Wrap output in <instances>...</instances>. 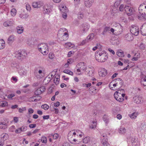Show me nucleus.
Returning a JSON list of instances; mask_svg holds the SVG:
<instances>
[{
  "mask_svg": "<svg viewBox=\"0 0 146 146\" xmlns=\"http://www.w3.org/2000/svg\"><path fill=\"white\" fill-rule=\"evenodd\" d=\"M95 57L98 61L103 62L106 61L108 59V55L104 50H99L96 54Z\"/></svg>",
  "mask_w": 146,
  "mask_h": 146,
  "instance_id": "obj_1",
  "label": "nucleus"
},
{
  "mask_svg": "<svg viewBox=\"0 0 146 146\" xmlns=\"http://www.w3.org/2000/svg\"><path fill=\"white\" fill-rule=\"evenodd\" d=\"M86 68V64L84 62H80L77 64L76 67L77 71L79 72V75L82 74Z\"/></svg>",
  "mask_w": 146,
  "mask_h": 146,
  "instance_id": "obj_2",
  "label": "nucleus"
},
{
  "mask_svg": "<svg viewBox=\"0 0 146 146\" xmlns=\"http://www.w3.org/2000/svg\"><path fill=\"white\" fill-rule=\"evenodd\" d=\"M38 50L44 55L48 52V48L47 44L45 43L39 44L38 46Z\"/></svg>",
  "mask_w": 146,
  "mask_h": 146,
  "instance_id": "obj_3",
  "label": "nucleus"
},
{
  "mask_svg": "<svg viewBox=\"0 0 146 146\" xmlns=\"http://www.w3.org/2000/svg\"><path fill=\"white\" fill-rule=\"evenodd\" d=\"M143 5H141L139 8V11L141 16H138V19L139 20L144 19L146 20V14L145 12L146 10L144 7H143Z\"/></svg>",
  "mask_w": 146,
  "mask_h": 146,
  "instance_id": "obj_4",
  "label": "nucleus"
},
{
  "mask_svg": "<svg viewBox=\"0 0 146 146\" xmlns=\"http://www.w3.org/2000/svg\"><path fill=\"white\" fill-rule=\"evenodd\" d=\"M123 92L124 90L123 89H120L116 91L114 94V96L115 99L119 102H122L124 100L122 97H121V92Z\"/></svg>",
  "mask_w": 146,
  "mask_h": 146,
  "instance_id": "obj_5",
  "label": "nucleus"
},
{
  "mask_svg": "<svg viewBox=\"0 0 146 146\" xmlns=\"http://www.w3.org/2000/svg\"><path fill=\"white\" fill-rule=\"evenodd\" d=\"M26 53L23 51H18L15 52V57L19 60H22L25 58Z\"/></svg>",
  "mask_w": 146,
  "mask_h": 146,
  "instance_id": "obj_6",
  "label": "nucleus"
},
{
  "mask_svg": "<svg viewBox=\"0 0 146 146\" xmlns=\"http://www.w3.org/2000/svg\"><path fill=\"white\" fill-rule=\"evenodd\" d=\"M130 32L133 35L137 36L139 33V30L138 27L134 25H132L131 27Z\"/></svg>",
  "mask_w": 146,
  "mask_h": 146,
  "instance_id": "obj_7",
  "label": "nucleus"
},
{
  "mask_svg": "<svg viewBox=\"0 0 146 146\" xmlns=\"http://www.w3.org/2000/svg\"><path fill=\"white\" fill-rule=\"evenodd\" d=\"M114 81L115 83L113 84V86L114 87L117 86L119 88H120L123 85V80L120 78L115 79L114 80Z\"/></svg>",
  "mask_w": 146,
  "mask_h": 146,
  "instance_id": "obj_8",
  "label": "nucleus"
},
{
  "mask_svg": "<svg viewBox=\"0 0 146 146\" xmlns=\"http://www.w3.org/2000/svg\"><path fill=\"white\" fill-rule=\"evenodd\" d=\"M125 10L127 14L129 16L132 15L134 11L133 8L129 6H126L125 7Z\"/></svg>",
  "mask_w": 146,
  "mask_h": 146,
  "instance_id": "obj_9",
  "label": "nucleus"
},
{
  "mask_svg": "<svg viewBox=\"0 0 146 146\" xmlns=\"http://www.w3.org/2000/svg\"><path fill=\"white\" fill-rule=\"evenodd\" d=\"M46 90L45 86H42L38 88L35 92V94L36 95H39L44 92Z\"/></svg>",
  "mask_w": 146,
  "mask_h": 146,
  "instance_id": "obj_10",
  "label": "nucleus"
},
{
  "mask_svg": "<svg viewBox=\"0 0 146 146\" xmlns=\"http://www.w3.org/2000/svg\"><path fill=\"white\" fill-rule=\"evenodd\" d=\"M60 36H58L59 39L61 41H64L67 40L68 37V35L66 32L63 33Z\"/></svg>",
  "mask_w": 146,
  "mask_h": 146,
  "instance_id": "obj_11",
  "label": "nucleus"
},
{
  "mask_svg": "<svg viewBox=\"0 0 146 146\" xmlns=\"http://www.w3.org/2000/svg\"><path fill=\"white\" fill-rule=\"evenodd\" d=\"M50 6L48 4L45 5L43 7V12L44 14H49L51 10Z\"/></svg>",
  "mask_w": 146,
  "mask_h": 146,
  "instance_id": "obj_12",
  "label": "nucleus"
},
{
  "mask_svg": "<svg viewBox=\"0 0 146 146\" xmlns=\"http://www.w3.org/2000/svg\"><path fill=\"white\" fill-rule=\"evenodd\" d=\"M70 134V133H69L68 136V139L70 142L71 143L74 144L78 143L79 142H76V141H77V140L72 138L73 135Z\"/></svg>",
  "mask_w": 146,
  "mask_h": 146,
  "instance_id": "obj_13",
  "label": "nucleus"
},
{
  "mask_svg": "<svg viewBox=\"0 0 146 146\" xmlns=\"http://www.w3.org/2000/svg\"><path fill=\"white\" fill-rule=\"evenodd\" d=\"M43 3L41 1L35 2L32 3V6L34 8H38L43 5Z\"/></svg>",
  "mask_w": 146,
  "mask_h": 146,
  "instance_id": "obj_14",
  "label": "nucleus"
},
{
  "mask_svg": "<svg viewBox=\"0 0 146 146\" xmlns=\"http://www.w3.org/2000/svg\"><path fill=\"white\" fill-rule=\"evenodd\" d=\"M60 11L63 13L62 14L63 17L65 19L66 18L67 15V13H65V12H67L68 11V10L67 9L66 7H64V6H63L60 9Z\"/></svg>",
  "mask_w": 146,
  "mask_h": 146,
  "instance_id": "obj_15",
  "label": "nucleus"
},
{
  "mask_svg": "<svg viewBox=\"0 0 146 146\" xmlns=\"http://www.w3.org/2000/svg\"><path fill=\"white\" fill-rule=\"evenodd\" d=\"M94 0H85L84 2V5L87 7L90 8L92 5Z\"/></svg>",
  "mask_w": 146,
  "mask_h": 146,
  "instance_id": "obj_16",
  "label": "nucleus"
},
{
  "mask_svg": "<svg viewBox=\"0 0 146 146\" xmlns=\"http://www.w3.org/2000/svg\"><path fill=\"white\" fill-rule=\"evenodd\" d=\"M115 31H117V32L119 33H120V32H121L122 31V27L119 23L115 24ZM118 34H119V33H118Z\"/></svg>",
  "mask_w": 146,
  "mask_h": 146,
  "instance_id": "obj_17",
  "label": "nucleus"
},
{
  "mask_svg": "<svg viewBox=\"0 0 146 146\" xmlns=\"http://www.w3.org/2000/svg\"><path fill=\"white\" fill-rule=\"evenodd\" d=\"M107 74V70L104 68L101 69V70L99 72V76L102 77H104Z\"/></svg>",
  "mask_w": 146,
  "mask_h": 146,
  "instance_id": "obj_18",
  "label": "nucleus"
},
{
  "mask_svg": "<svg viewBox=\"0 0 146 146\" xmlns=\"http://www.w3.org/2000/svg\"><path fill=\"white\" fill-rule=\"evenodd\" d=\"M133 100L135 103L139 104L141 102L142 98L139 96H136L133 97Z\"/></svg>",
  "mask_w": 146,
  "mask_h": 146,
  "instance_id": "obj_19",
  "label": "nucleus"
},
{
  "mask_svg": "<svg viewBox=\"0 0 146 146\" xmlns=\"http://www.w3.org/2000/svg\"><path fill=\"white\" fill-rule=\"evenodd\" d=\"M82 27L83 28L82 31L84 32H86L88 30L89 27L87 23H84L82 25Z\"/></svg>",
  "mask_w": 146,
  "mask_h": 146,
  "instance_id": "obj_20",
  "label": "nucleus"
},
{
  "mask_svg": "<svg viewBox=\"0 0 146 146\" xmlns=\"http://www.w3.org/2000/svg\"><path fill=\"white\" fill-rule=\"evenodd\" d=\"M13 21H7L4 23L3 25L5 27L11 26L13 25Z\"/></svg>",
  "mask_w": 146,
  "mask_h": 146,
  "instance_id": "obj_21",
  "label": "nucleus"
},
{
  "mask_svg": "<svg viewBox=\"0 0 146 146\" xmlns=\"http://www.w3.org/2000/svg\"><path fill=\"white\" fill-rule=\"evenodd\" d=\"M126 40L128 41H132L133 39V37L131 33H128L125 36Z\"/></svg>",
  "mask_w": 146,
  "mask_h": 146,
  "instance_id": "obj_22",
  "label": "nucleus"
},
{
  "mask_svg": "<svg viewBox=\"0 0 146 146\" xmlns=\"http://www.w3.org/2000/svg\"><path fill=\"white\" fill-rule=\"evenodd\" d=\"M29 15L27 13H25L23 11L20 13L19 15V17L23 19H26L28 17Z\"/></svg>",
  "mask_w": 146,
  "mask_h": 146,
  "instance_id": "obj_23",
  "label": "nucleus"
},
{
  "mask_svg": "<svg viewBox=\"0 0 146 146\" xmlns=\"http://www.w3.org/2000/svg\"><path fill=\"white\" fill-rule=\"evenodd\" d=\"M15 40V36L13 35L10 36L8 38L7 41L8 44L12 43Z\"/></svg>",
  "mask_w": 146,
  "mask_h": 146,
  "instance_id": "obj_24",
  "label": "nucleus"
},
{
  "mask_svg": "<svg viewBox=\"0 0 146 146\" xmlns=\"http://www.w3.org/2000/svg\"><path fill=\"white\" fill-rule=\"evenodd\" d=\"M126 130L125 128L123 127H121L119 129L118 132L121 134H124L126 132Z\"/></svg>",
  "mask_w": 146,
  "mask_h": 146,
  "instance_id": "obj_25",
  "label": "nucleus"
},
{
  "mask_svg": "<svg viewBox=\"0 0 146 146\" xmlns=\"http://www.w3.org/2000/svg\"><path fill=\"white\" fill-rule=\"evenodd\" d=\"M17 32L19 34H21L23 31V27L21 25L17 27Z\"/></svg>",
  "mask_w": 146,
  "mask_h": 146,
  "instance_id": "obj_26",
  "label": "nucleus"
},
{
  "mask_svg": "<svg viewBox=\"0 0 146 146\" xmlns=\"http://www.w3.org/2000/svg\"><path fill=\"white\" fill-rule=\"evenodd\" d=\"M65 31H67V30L65 28H60L58 31V36H60L61 35H60L62 34Z\"/></svg>",
  "mask_w": 146,
  "mask_h": 146,
  "instance_id": "obj_27",
  "label": "nucleus"
},
{
  "mask_svg": "<svg viewBox=\"0 0 146 146\" xmlns=\"http://www.w3.org/2000/svg\"><path fill=\"white\" fill-rule=\"evenodd\" d=\"M19 73L21 75H25L27 74L26 70L25 69L20 68L18 70Z\"/></svg>",
  "mask_w": 146,
  "mask_h": 146,
  "instance_id": "obj_28",
  "label": "nucleus"
},
{
  "mask_svg": "<svg viewBox=\"0 0 146 146\" xmlns=\"http://www.w3.org/2000/svg\"><path fill=\"white\" fill-rule=\"evenodd\" d=\"M5 47V44L3 40H0V50L3 49Z\"/></svg>",
  "mask_w": 146,
  "mask_h": 146,
  "instance_id": "obj_29",
  "label": "nucleus"
},
{
  "mask_svg": "<svg viewBox=\"0 0 146 146\" xmlns=\"http://www.w3.org/2000/svg\"><path fill=\"white\" fill-rule=\"evenodd\" d=\"M96 121L95 120L92 121V123L90 125V127L91 129H94L96 127Z\"/></svg>",
  "mask_w": 146,
  "mask_h": 146,
  "instance_id": "obj_30",
  "label": "nucleus"
},
{
  "mask_svg": "<svg viewBox=\"0 0 146 146\" xmlns=\"http://www.w3.org/2000/svg\"><path fill=\"white\" fill-rule=\"evenodd\" d=\"M117 55L118 56L121 57H123L124 56V52L121 50H119L117 52Z\"/></svg>",
  "mask_w": 146,
  "mask_h": 146,
  "instance_id": "obj_31",
  "label": "nucleus"
},
{
  "mask_svg": "<svg viewBox=\"0 0 146 146\" xmlns=\"http://www.w3.org/2000/svg\"><path fill=\"white\" fill-rule=\"evenodd\" d=\"M7 127V125L6 123L4 122H0V128L5 129Z\"/></svg>",
  "mask_w": 146,
  "mask_h": 146,
  "instance_id": "obj_32",
  "label": "nucleus"
},
{
  "mask_svg": "<svg viewBox=\"0 0 146 146\" xmlns=\"http://www.w3.org/2000/svg\"><path fill=\"white\" fill-rule=\"evenodd\" d=\"M8 135L6 133H3L0 136V138L1 139H3L4 141L5 140H6L8 137Z\"/></svg>",
  "mask_w": 146,
  "mask_h": 146,
  "instance_id": "obj_33",
  "label": "nucleus"
},
{
  "mask_svg": "<svg viewBox=\"0 0 146 146\" xmlns=\"http://www.w3.org/2000/svg\"><path fill=\"white\" fill-rule=\"evenodd\" d=\"M110 27H106L104 28V29L102 33V34L103 35H105L106 33L109 31L110 30Z\"/></svg>",
  "mask_w": 146,
  "mask_h": 146,
  "instance_id": "obj_34",
  "label": "nucleus"
},
{
  "mask_svg": "<svg viewBox=\"0 0 146 146\" xmlns=\"http://www.w3.org/2000/svg\"><path fill=\"white\" fill-rule=\"evenodd\" d=\"M89 91H91L92 93L95 94L97 93L96 89L94 87H91L89 88Z\"/></svg>",
  "mask_w": 146,
  "mask_h": 146,
  "instance_id": "obj_35",
  "label": "nucleus"
},
{
  "mask_svg": "<svg viewBox=\"0 0 146 146\" xmlns=\"http://www.w3.org/2000/svg\"><path fill=\"white\" fill-rule=\"evenodd\" d=\"M140 32L142 35L146 36V29L141 28Z\"/></svg>",
  "mask_w": 146,
  "mask_h": 146,
  "instance_id": "obj_36",
  "label": "nucleus"
},
{
  "mask_svg": "<svg viewBox=\"0 0 146 146\" xmlns=\"http://www.w3.org/2000/svg\"><path fill=\"white\" fill-rule=\"evenodd\" d=\"M78 18L79 19H82L84 17V15L82 12H79L78 14Z\"/></svg>",
  "mask_w": 146,
  "mask_h": 146,
  "instance_id": "obj_37",
  "label": "nucleus"
},
{
  "mask_svg": "<svg viewBox=\"0 0 146 146\" xmlns=\"http://www.w3.org/2000/svg\"><path fill=\"white\" fill-rule=\"evenodd\" d=\"M137 115V114L135 112L130 115L129 116L131 119H135L136 118Z\"/></svg>",
  "mask_w": 146,
  "mask_h": 146,
  "instance_id": "obj_38",
  "label": "nucleus"
},
{
  "mask_svg": "<svg viewBox=\"0 0 146 146\" xmlns=\"http://www.w3.org/2000/svg\"><path fill=\"white\" fill-rule=\"evenodd\" d=\"M90 141V138L89 137H85L83 140V142L85 143H88Z\"/></svg>",
  "mask_w": 146,
  "mask_h": 146,
  "instance_id": "obj_39",
  "label": "nucleus"
},
{
  "mask_svg": "<svg viewBox=\"0 0 146 146\" xmlns=\"http://www.w3.org/2000/svg\"><path fill=\"white\" fill-rule=\"evenodd\" d=\"M94 37V34L93 33H91L87 37V39L91 40H92Z\"/></svg>",
  "mask_w": 146,
  "mask_h": 146,
  "instance_id": "obj_40",
  "label": "nucleus"
},
{
  "mask_svg": "<svg viewBox=\"0 0 146 146\" xmlns=\"http://www.w3.org/2000/svg\"><path fill=\"white\" fill-rule=\"evenodd\" d=\"M63 72L64 73L68 74L71 75H73V73L71 71L68 70H65L63 71Z\"/></svg>",
  "mask_w": 146,
  "mask_h": 146,
  "instance_id": "obj_41",
  "label": "nucleus"
},
{
  "mask_svg": "<svg viewBox=\"0 0 146 146\" xmlns=\"http://www.w3.org/2000/svg\"><path fill=\"white\" fill-rule=\"evenodd\" d=\"M41 108L45 110H46L49 109V106L46 104H44L41 106Z\"/></svg>",
  "mask_w": 146,
  "mask_h": 146,
  "instance_id": "obj_42",
  "label": "nucleus"
},
{
  "mask_svg": "<svg viewBox=\"0 0 146 146\" xmlns=\"http://www.w3.org/2000/svg\"><path fill=\"white\" fill-rule=\"evenodd\" d=\"M0 106L2 107H4L6 106H7L8 104L7 102L6 101H3L2 102H1L0 103Z\"/></svg>",
  "mask_w": 146,
  "mask_h": 146,
  "instance_id": "obj_43",
  "label": "nucleus"
},
{
  "mask_svg": "<svg viewBox=\"0 0 146 146\" xmlns=\"http://www.w3.org/2000/svg\"><path fill=\"white\" fill-rule=\"evenodd\" d=\"M17 11L15 9H13L11 11V15L12 16H15L16 13Z\"/></svg>",
  "mask_w": 146,
  "mask_h": 146,
  "instance_id": "obj_44",
  "label": "nucleus"
},
{
  "mask_svg": "<svg viewBox=\"0 0 146 146\" xmlns=\"http://www.w3.org/2000/svg\"><path fill=\"white\" fill-rule=\"evenodd\" d=\"M59 78H56V76H55V77L54 78V83L56 85H57L59 83Z\"/></svg>",
  "mask_w": 146,
  "mask_h": 146,
  "instance_id": "obj_45",
  "label": "nucleus"
},
{
  "mask_svg": "<svg viewBox=\"0 0 146 146\" xmlns=\"http://www.w3.org/2000/svg\"><path fill=\"white\" fill-rule=\"evenodd\" d=\"M41 141L42 143H46L47 142V139L45 137H42L41 139Z\"/></svg>",
  "mask_w": 146,
  "mask_h": 146,
  "instance_id": "obj_46",
  "label": "nucleus"
},
{
  "mask_svg": "<svg viewBox=\"0 0 146 146\" xmlns=\"http://www.w3.org/2000/svg\"><path fill=\"white\" fill-rule=\"evenodd\" d=\"M103 119L104 121L106 123L108 122V117L106 115H104V116H103Z\"/></svg>",
  "mask_w": 146,
  "mask_h": 146,
  "instance_id": "obj_47",
  "label": "nucleus"
},
{
  "mask_svg": "<svg viewBox=\"0 0 146 146\" xmlns=\"http://www.w3.org/2000/svg\"><path fill=\"white\" fill-rule=\"evenodd\" d=\"M119 42L117 39H115L112 42V44L114 45H116L119 44Z\"/></svg>",
  "mask_w": 146,
  "mask_h": 146,
  "instance_id": "obj_48",
  "label": "nucleus"
},
{
  "mask_svg": "<svg viewBox=\"0 0 146 146\" xmlns=\"http://www.w3.org/2000/svg\"><path fill=\"white\" fill-rule=\"evenodd\" d=\"M51 135L53 136V139H57L58 137V134L57 133H54L53 135L52 134Z\"/></svg>",
  "mask_w": 146,
  "mask_h": 146,
  "instance_id": "obj_49",
  "label": "nucleus"
},
{
  "mask_svg": "<svg viewBox=\"0 0 146 146\" xmlns=\"http://www.w3.org/2000/svg\"><path fill=\"white\" fill-rule=\"evenodd\" d=\"M26 9L27 11H30L31 9V8L30 5L28 4H27L26 5Z\"/></svg>",
  "mask_w": 146,
  "mask_h": 146,
  "instance_id": "obj_50",
  "label": "nucleus"
},
{
  "mask_svg": "<svg viewBox=\"0 0 146 146\" xmlns=\"http://www.w3.org/2000/svg\"><path fill=\"white\" fill-rule=\"evenodd\" d=\"M125 7L123 5H121L119 7V10L120 11H123L125 9Z\"/></svg>",
  "mask_w": 146,
  "mask_h": 146,
  "instance_id": "obj_51",
  "label": "nucleus"
},
{
  "mask_svg": "<svg viewBox=\"0 0 146 146\" xmlns=\"http://www.w3.org/2000/svg\"><path fill=\"white\" fill-rule=\"evenodd\" d=\"M72 45V44L70 42H68L65 44V47L67 48H69L71 47V46Z\"/></svg>",
  "mask_w": 146,
  "mask_h": 146,
  "instance_id": "obj_52",
  "label": "nucleus"
},
{
  "mask_svg": "<svg viewBox=\"0 0 146 146\" xmlns=\"http://www.w3.org/2000/svg\"><path fill=\"white\" fill-rule=\"evenodd\" d=\"M4 139H3L0 138V146H2L4 144Z\"/></svg>",
  "mask_w": 146,
  "mask_h": 146,
  "instance_id": "obj_53",
  "label": "nucleus"
},
{
  "mask_svg": "<svg viewBox=\"0 0 146 146\" xmlns=\"http://www.w3.org/2000/svg\"><path fill=\"white\" fill-rule=\"evenodd\" d=\"M54 57V55L52 53H50L49 54V58L50 59H52Z\"/></svg>",
  "mask_w": 146,
  "mask_h": 146,
  "instance_id": "obj_54",
  "label": "nucleus"
},
{
  "mask_svg": "<svg viewBox=\"0 0 146 146\" xmlns=\"http://www.w3.org/2000/svg\"><path fill=\"white\" fill-rule=\"evenodd\" d=\"M72 62H73V59L72 58H70L68 60L67 63L70 64H71Z\"/></svg>",
  "mask_w": 146,
  "mask_h": 146,
  "instance_id": "obj_55",
  "label": "nucleus"
},
{
  "mask_svg": "<svg viewBox=\"0 0 146 146\" xmlns=\"http://www.w3.org/2000/svg\"><path fill=\"white\" fill-rule=\"evenodd\" d=\"M21 128V131H25L27 130V127L26 126L22 127L20 128Z\"/></svg>",
  "mask_w": 146,
  "mask_h": 146,
  "instance_id": "obj_56",
  "label": "nucleus"
},
{
  "mask_svg": "<svg viewBox=\"0 0 146 146\" xmlns=\"http://www.w3.org/2000/svg\"><path fill=\"white\" fill-rule=\"evenodd\" d=\"M36 126V124H31L29 125V127L31 128H35Z\"/></svg>",
  "mask_w": 146,
  "mask_h": 146,
  "instance_id": "obj_57",
  "label": "nucleus"
},
{
  "mask_svg": "<svg viewBox=\"0 0 146 146\" xmlns=\"http://www.w3.org/2000/svg\"><path fill=\"white\" fill-rule=\"evenodd\" d=\"M15 95L14 94H9L7 96L8 98H11L15 96Z\"/></svg>",
  "mask_w": 146,
  "mask_h": 146,
  "instance_id": "obj_58",
  "label": "nucleus"
},
{
  "mask_svg": "<svg viewBox=\"0 0 146 146\" xmlns=\"http://www.w3.org/2000/svg\"><path fill=\"white\" fill-rule=\"evenodd\" d=\"M60 102H57L56 103H54V106L56 107H58L60 105Z\"/></svg>",
  "mask_w": 146,
  "mask_h": 146,
  "instance_id": "obj_59",
  "label": "nucleus"
},
{
  "mask_svg": "<svg viewBox=\"0 0 146 146\" xmlns=\"http://www.w3.org/2000/svg\"><path fill=\"white\" fill-rule=\"evenodd\" d=\"M28 112L29 114H32L33 113L34 110L30 108L28 110Z\"/></svg>",
  "mask_w": 146,
  "mask_h": 146,
  "instance_id": "obj_60",
  "label": "nucleus"
},
{
  "mask_svg": "<svg viewBox=\"0 0 146 146\" xmlns=\"http://www.w3.org/2000/svg\"><path fill=\"white\" fill-rule=\"evenodd\" d=\"M21 128H18L17 129H16L15 132L16 133H20L21 131Z\"/></svg>",
  "mask_w": 146,
  "mask_h": 146,
  "instance_id": "obj_61",
  "label": "nucleus"
},
{
  "mask_svg": "<svg viewBox=\"0 0 146 146\" xmlns=\"http://www.w3.org/2000/svg\"><path fill=\"white\" fill-rule=\"evenodd\" d=\"M49 118V115H44L43 116V118L44 119H47Z\"/></svg>",
  "mask_w": 146,
  "mask_h": 146,
  "instance_id": "obj_62",
  "label": "nucleus"
},
{
  "mask_svg": "<svg viewBox=\"0 0 146 146\" xmlns=\"http://www.w3.org/2000/svg\"><path fill=\"white\" fill-rule=\"evenodd\" d=\"M102 143L104 146H108V143H107V141H103Z\"/></svg>",
  "mask_w": 146,
  "mask_h": 146,
  "instance_id": "obj_63",
  "label": "nucleus"
},
{
  "mask_svg": "<svg viewBox=\"0 0 146 146\" xmlns=\"http://www.w3.org/2000/svg\"><path fill=\"white\" fill-rule=\"evenodd\" d=\"M117 118L119 119H120L122 118V116L120 114H118L117 115Z\"/></svg>",
  "mask_w": 146,
  "mask_h": 146,
  "instance_id": "obj_64",
  "label": "nucleus"
}]
</instances>
